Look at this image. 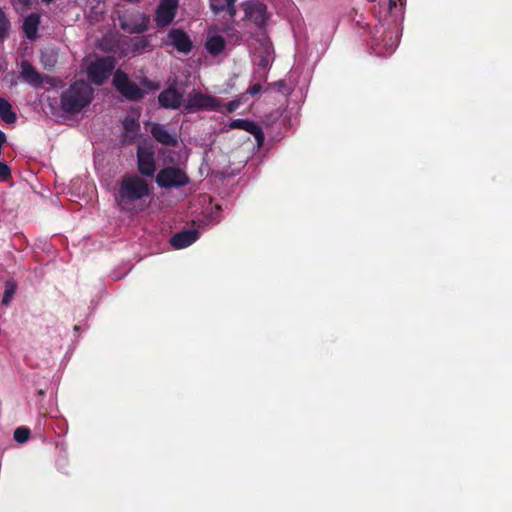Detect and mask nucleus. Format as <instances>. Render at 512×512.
<instances>
[{"label":"nucleus","mask_w":512,"mask_h":512,"mask_svg":"<svg viewBox=\"0 0 512 512\" xmlns=\"http://www.w3.org/2000/svg\"><path fill=\"white\" fill-rule=\"evenodd\" d=\"M150 195L149 183L136 174H126L122 177L116 195V200L122 209H127L132 203Z\"/></svg>","instance_id":"1"},{"label":"nucleus","mask_w":512,"mask_h":512,"mask_svg":"<svg viewBox=\"0 0 512 512\" xmlns=\"http://www.w3.org/2000/svg\"><path fill=\"white\" fill-rule=\"evenodd\" d=\"M92 98V89L85 82H74L62 92L60 106L65 113L76 114L88 106Z\"/></svg>","instance_id":"2"},{"label":"nucleus","mask_w":512,"mask_h":512,"mask_svg":"<svg viewBox=\"0 0 512 512\" xmlns=\"http://www.w3.org/2000/svg\"><path fill=\"white\" fill-rule=\"evenodd\" d=\"M112 84L115 89L129 101L137 102L145 96V92L129 78L127 73L120 69L115 71Z\"/></svg>","instance_id":"3"},{"label":"nucleus","mask_w":512,"mask_h":512,"mask_svg":"<svg viewBox=\"0 0 512 512\" xmlns=\"http://www.w3.org/2000/svg\"><path fill=\"white\" fill-rule=\"evenodd\" d=\"M115 59L111 56L97 58L87 68L88 79L95 85H103L115 68Z\"/></svg>","instance_id":"4"},{"label":"nucleus","mask_w":512,"mask_h":512,"mask_svg":"<svg viewBox=\"0 0 512 512\" xmlns=\"http://www.w3.org/2000/svg\"><path fill=\"white\" fill-rule=\"evenodd\" d=\"M189 181L188 175L182 169L175 166L162 168L156 176L157 185L164 189L183 187Z\"/></svg>","instance_id":"5"},{"label":"nucleus","mask_w":512,"mask_h":512,"mask_svg":"<svg viewBox=\"0 0 512 512\" xmlns=\"http://www.w3.org/2000/svg\"><path fill=\"white\" fill-rule=\"evenodd\" d=\"M179 7V0H160L154 21L158 28L169 26L175 19Z\"/></svg>","instance_id":"6"},{"label":"nucleus","mask_w":512,"mask_h":512,"mask_svg":"<svg viewBox=\"0 0 512 512\" xmlns=\"http://www.w3.org/2000/svg\"><path fill=\"white\" fill-rule=\"evenodd\" d=\"M150 18L144 13H134L119 17V25L129 34H140L148 30Z\"/></svg>","instance_id":"7"},{"label":"nucleus","mask_w":512,"mask_h":512,"mask_svg":"<svg viewBox=\"0 0 512 512\" xmlns=\"http://www.w3.org/2000/svg\"><path fill=\"white\" fill-rule=\"evenodd\" d=\"M221 107L220 101L210 95L203 94L199 91H193L189 94L187 103L185 105V110L192 111V110H199V109H206V110H213L217 111Z\"/></svg>","instance_id":"8"},{"label":"nucleus","mask_w":512,"mask_h":512,"mask_svg":"<svg viewBox=\"0 0 512 512\" xmlns=\"http://www.w3.org/2000/svg\"><path fill=\"white\" fill-rule=\"evenodd\" d=\"M137 168L141 175L153 177L156 172L155 153L151 148L138 146L137 148Z\"/></svg>","instance_id":"9"},{"label":"nucleus","mask_w":512,"mask_h":512,"mask_svg":"<svg viewBox=\"0 0 512 512\" xmlns=\"http://www.w3.org/2000/svg\"><path fill=\"white\" fill-rule=\"evenodd\" d=\"M245 18L251 20L258 28H263L267 23V7L259 1H248L243 4Z\"/></svg>","instance_id":"10"},{"label":"nucleus","mask_w":512,"mask_h":512,"mask_svg":"<svg viewBox=\"0 0 512 512\" xmlns=\"http://www.w3.org/2000/svg\"><path fill=\"white\" fill-rule=\"evenodd\" d=\"M166 43L184 54L190 53L193 48L189 35L179 28H173L169 31Z\"/></svg>","instance_id":"11"},{"label":"nucleus","mask_w":512,"mask_h":512,"mask_svg":"<svg viewBox=\"0 0 512 512\" xmlns=\"http://www.w3.org/2000/svg\"><path fill=\"white\" fill-rule=\"evenodd\" d=\"M21 79L33 87H40L44 83V76L39 73L35 67L27 60H23L20 64Z\"/></svg>","instance_id":"12"},{"label":"nucleus","mask_w":512,"mask_h":512,"mask_svg":"<svg viewBox=\"0 0 512 512\" xmlns=\"http://www.w3.org/2000/svg\"><path fill=\"white\" fill-rule=\"evenodd\" d=\"M183 94L175 88L163 90L158 96V102L161 107L168 109H177L181 106Z\"/></svg>","instance_id":"13"},{"label":"nucleus","mask_w":512,"mask_h":512,"mask_svg":"<svg viewBox=\"0 0 512 512\" xmlns=\"http://www.w3.org/2000/svg\"><path fill=\"white\" fill-rule=\"evenodd\" d=\"M199 238V232L196 229H190L178 232L170 238V244L175 249H183L193 244Z\"/></svg>","instance_id":"14"},{"label":"nucleus","mask_w":512,"mask_h":512,"mask_svg":"<svg viewBox=\"0 0 512 512\" xmlns=\"http://www.w3.org/2000/svg\"><path fill=\"white\" fill-rule=\"evenodd\" d=\"M151 134L157 142L165 146L175 147L178 145L177 138L169 133L168 130H166L165 127L159 123H154L152 125Z\"/></svg>","instance_id":"15"},{"label":"nucleus","mask_w":512,"mask_h":512,"mask_svg":"<svg viewBox=\"0 0 512 512\" xmlns=\"http://www.w3.org/2000/svg\"><path fill=\"white\" fill-rule=\"evenodd\" d=\"M230 128L241 129L253 134L258 140L263 139L261 128L253 121L246 119H235L230 123Z\"/></svg>","instance_id":"16"},{"label":"nucleus","mask_w":512,"mask_h":512,"mask_svg":"<svg viewBox=\"0 0 512 512\" xmlns=\"http://www.w3.org/2000/svg\"><path fill=\"white\" fill-rule=\"evenodd\" d=\"M40 25V15L38 13H31L23 22V31L29 40L37 38V31Z\"/></svg>","instance_id":"17"},{"label":"nucleus","mask_w":512,"mask_h":512,"mask_svg":"<svg viewBox=\"0 0 512 512\" xmlns=\"http://www.w3.org/2000/svg\"><path fill=\"white\" fill-rule=\"evenodd\" d=\"M123 130L125 132V138H129L130 141L135 139V134L140 129V124L137 118L133 116H126L122 122Z\"/></svg>","instance_id":"18"},{"label":"nucleus","mask_w":512,"mask_h":512,"mask_svg":"<svg viewBox=\"0 0 512 512\" xmlns=\"http://www.w3.org/2000/svg\"><path fill=\"white\" fill-rule=\"evenodd\" d=\"M0 118L7 124L17 121V114L13 111L12 105L2 97H0Z\"/></svg>","instance_id":"19"},{"label":"nucleus","mask_w":512,"mask_h":512,"mask_svg":"<svg viewBox=\"0 0 512 512\" xmlns=\"http://www.w3.org/2000/svg\"><path fill=\"white\" fill-rule=\"evenodd\" d=\"M387 14L394 23L403 19V0H388Z\"/></svg>","instance_id":"20"},{"label":"nucleus","mask_w":512,"mask_h":512,"mask_svg":"<svg viewBox=\"0 0 512 512\" xmlns=\"http://www.w3.org/2000/svg\"><path fill=\"white\" fill-rule=\"evenodd\" d=\"M206 49L212 55L220 54L225 48V40L222 36H211L206 41Z\"/></svg>","instance_id":"21"},{"label":"nucleus","mask_w":512,"mask_h":512,"mask_svg":"<svg viewBox=\"0 0 512 512\" xmlns=\"http://www.w3.org/2000/svg\"><path fill=\"white\" fill-rule=\"evenodd\" d=\"M17 290V284L14 280H7L4 284V294L2 298V304L8 306Z\"/></svg>","instance_id":"22"},{"label":"nucleus","mask_w":512,"mask_h":512,"mask_svg":"<svg viewBox=\"0 0 512 512\" xmlns=\"http://www.w3.org/2000/svg\"><path fill=\"white\" fill-rule=\"evenodd\" d=\"M10 30V21L4 11L0 8V40H4Z\"/></svg>","instance_id":"23"},{"label":"nucleus","mask_w":512,"mask_h":512,"mask_svg":"<svg viewBox=\"0 0 512 512\" xmlns=\"http://www.w3.org/2000/svg\"><path fill=\"white\" fill-rule=\"evenodd\" d=\"M226 11L231 18H234L236 15V7L235 2H225V6H215L213 7V12L218 14L220 12Z\"/></svg>","instance_id":"24"},{"label":"nucleus","mask_w":512,"mask_h":512,"mask_svg":"<svg viewBox=\"0 0 512 512\" xmlns=\"http://www.w3.org/2000/svg\"><path fill=\"white\" fill-rule=\"evenodd\" d=\"M30 437V429L26 427H18L14 431V439L18 443H25Z\"/></svg>","instance_id":"25"},{"label":"nucleus","mask_w":512,"mask_h":512,"mask_svg":"<svg viewBox=\"0 0 512 512\" xmlns=\"http://www.w3.org/2000/svg\"><path fill=\"white\" fill-rule=\"evenodd\" d=\"M131 42L133 51H139L149 46V41L146 37H135Z\"/></svg>","instance_id":"26"},{"label":"nucleus","mask_w":512,"mask_h":512,"mask_svg":"<svg viewBox=\"0 0 512 512\" xmlns=\"http://www.w3.org/2000/svg\"><path fill=\"white\" fill-rule=\"evenodd\" d=\"M11 178V169L9 166L4 163L0 162V179L2 181H8Z\"/></svg>","instance_id":"27"},{"label":"nucleus","mask_w":512,"mask_h":512,"mask_svg":"<svg viewBox=\"0 0 512 512\" xmlns=\"http://www.w3.org/2000/svg\"><path fill=\"white\" fill-rule=\"evenodd\" d=\"M261 90H262V85L260 83H254L247 89V93L254 96V95L259 94L261 92Z\"/></svg>","instance_id":"28"},{"label":"nucleus","mask_w":512,"mask_h":512,"mask_svg":"<svg viewBox=\"0 0 512 512\" xmlns=\"http://www.w3.org/2000/svg\"><path fill=\"white\" fill-rule=\"evenodd\" d=\"M141 83L148 90H156V89H158V85L155 82H153L152 80L148 79V78H144Z\"/></svg>","instance_id":"29"},{"label":"nucleus","mask_w":512,"mask_h":512,"mask_svg":"<svg viewBox=\"0 0 512 512\" xmlns=\"http://www.w3.org/2000/svg\"><path fill=\"white\" fill-rule=\"evenodd\" d=\"M14 3H17L22 6L24 9L30 8L32 4V0H13Z\"/></svg>","instance_id":"30"},{"label":"nucleus","mask_w":512,"mask_h":512,"mask_svg":"<svg viewBox=\"0 0 512 512\" xmlns=\"http://www.w3.org/2000/svg\"><path fill=\"white\" fill-rule=\"evenodd\" d=\"M238 106H239V102H237V101H230V102L227 103L226 109H227L228 112H233V111H235L238 108Z\"/></svg>","instance_id":"31"},{"label":"nucleus","mask_w":512,"mask_h":512,"mask_svg":"<svg viewBox=\"0 0 512 512\" xmlns=\"http://www.w3.org/2000/svg\"><path fill=\"white\" fill-rule=\"evenodd\" d=\"M6 142H7L6 134L2 130H0V156L2 155V148Z\"/></svg>","instance_id":"32"},{"label":"nucleus","mask_w":512,"mask_h":512,"mask_svg":"<svg viewBox=\"0 0 512 512\" xmlns=\"http://www.w3.org/2000/svg\"><path fill=\"white\" fill-rule=\"evenodd\" d=\"M215 6H225L222 0H210V8L213 11V7Z\"/></svg>","instance_id":"33"},{"label":"nucleus","mask_w":512,"mask_h":512,"mask_svg":"<svg viewBox=\"0 0 512 512\" xmlns=\"http://www.w3.org/2000/svg\"><path fill=\"white\" fill-rule=\"evenodd\" d=\"M274 85L277 86L278 88H282L285 86V81L279 80V81L275 82Z\"/></svg>","instance_id":"34"},{"label":"nucleus","mask_w":512,"mask_h":512,"mask_svg":"<svg viewBox=\"0 0 512 512\" xmlns=\"http://www.w3.org/2000/svg\"><path fill=\"white\" fill-rule=\"evenodd\" d=\"M267 64H268V60H267V59L262 58V59H261V61H260V64H259V65H260V66H262V67H266V66H267Z\"/></svg>","instance_id":"35"},{"label":"nucleus","mask_w":512,"mask_h":512,"mask_svg":"<svg viewBox=\"0 0 512 512\" xmlns=\"http://www.w3.org/2000/svg\"><path fill=\"white\" fill-rule=\"evenodd\" d=\"M225 2H236V0H225Z\"/></svg>","instance_id":"36"}]
</instances>
